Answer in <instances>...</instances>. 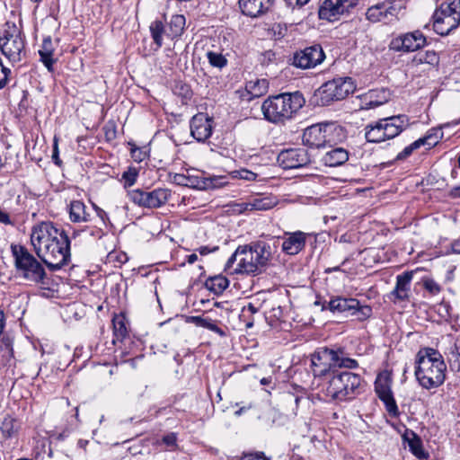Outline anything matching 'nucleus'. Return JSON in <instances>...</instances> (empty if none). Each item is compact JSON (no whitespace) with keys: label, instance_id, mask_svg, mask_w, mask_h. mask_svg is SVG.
Segmentation results:
<instances>
[{"label":"nucleus","instance_id":"nucleus-44","mask_svg":"<svg viewBox=\"0 0 460 460\" xmlns=\"http://www.w3.org/2000/svg\"><path fill=\"white\" fill-rule=\"evenodd\" d=\"M138 176V170L135 167H128L127 171L122 173V180L125 182V187H130L137 181Z\"/></svg>","mask_w":460,"mask_h":460},{"label":"nucleus","instance_id":"nucleus-56","mask_svg":"<svg viewBox=\"0 0 460 460\" xmlns=\"http://www.w3.org/2000/svg\"><path fill=\"white\" fill-rule=\"evenodd\" d=\"M242 460H269V459H267L264 456H257V455H248V456H244L242 458Z\"/></svg>","mask_w":460,"mask_h":460},{"label":"nucleus","instance_id":"nucleus-57","mask_svg":"<svg viewBox=\"0 0 460 460\" xmlns=\"http://www.w3.org/2000/svg\"><path fill=\"white\" fill-rule=\"evenodd\" d=\"M452 251L453 252L455 253H460V238L456 240L453 243H452Z\"/></svg>","mask_w":460,"mask_h":460},{"label":"nucleus","instance_id":"nucleus-35","mask_svg":"<svg viewBox=\"0 0 460 460\" xmlns=\"http://www.w3.org/2000/svg\"><path fill=\"white\" fill-rule=\"evenodd\" d=\"M0 429L5 438H13L18 432L19 423L12 416L6 415L2 420Z\"/></svg>","mask_w":460,"mask_h":460},{"label":"nucleus","instance_id":"nucleus-10","mask_svg":"<svg viewBox=\"0 0 460 460\" xmlns=\"http://www.w3.org/2000/svg\"><path fill=\"white\" fill-rule=\"evenodd\" d=\"M460 23V1L453 0L448 4H442L433 14V29L441 35L449 34Z\"/></svg>","mask_w":460,"mask_h":460},{"label":"nucleus","instance_id":"nucleus-11","mask_svg":"<svg viewBox=\"0 0 460 460\" xmlns=\"http://www.w3.org/2000/svg\"><path fill=\"white\" fill-rule=\"evenodd\" d=\"M0 49L2 54L13 63L19 62L22 59L24 41L15 24L6 23V28L0 37Z\"/></svg>","mask_w":460,"mask_h":460},{"label":"nucleus","instance_id":"nucleus-18","mask_svg":"<svg viewBox=\"0 0 460 460\" xmlns=\"http://www.w3.org/2000/svg\"><path fill=\"white\" fill-rule=\"evenodd\" d=\"M330 126L327 124H314L307 127L303 133L302 141L305 146L320 148L325 146L329 141L327 131Z\"/></svg>","mask_w":460,"mask_h":460},{"label":"nucleus","instance_id":"nucleus-53","mask_svg":"<svg viewBox=\"0 0 460 460\" xmlns=\"http://www.w3.org/2000/svg\"><path fill=\"white\" fill-rule=\"evenodd\" d=\"M0 223L4 225H12V220L8 213L0 209Z\"/></svg>","mask_w":460,"mask_h":460},{"label":"nucleus","instance_id":"nucleus-64","mask_svg":"<svg viewBox=\"0 0 460 460\" xmlns=\"http://www.w3.org/2000/svg\"><path fill=\"white\" fill-rule=\"evenodd\" d=\"M453 194H454L455 196H456V195H460V187L456 188V189L453 190Z\"/></svg>","mask_w":460,"mask_h":460},{"label":"nucleus","instance_id":"nucleus-60","mask_svg":"<svg viewBox=\"0 0 460 460\" xmlns=\"http://www.w3.org/2000/svg\"><path fill=\"white\" fill-rule=\"evenodd\" d=\"M198 260V256L196 253H192L187 256V261L190 264H193Z\"/></svg>","mask_w":460,"mask_h":460},{"label":"nucleus","instance_id":"nucleus-12","mask_svg":"<svg viewBox=\"0 0 460 460\" xmlns=\"http://www.w3.org/2000/svg\"><path fill=\"white\" fill-rule=\"evenodd\" d=\"M129 199L136 205L146 208H157L164 206L171 198L168 189L157 188L151 191L136 189L128 191Z\"/></svg>","mask_w":460,"mask_h":460},{"label":"nucleus","instance_id":"nucleus-6","mask_svg":"<svg viewBox=\"0 0 460 460\" xmlns=\"http://www.w3.org/2000/svg\"><path fill=\"white\" fill-rule=\"evenodd\" d=\"M312 368L315 376H323L327 374H335L337 367L349 369L357 368L358 362L350 358H346L341 351H335L323 348L312 356Z\"/></svg>","mask_w":460,"mask_h":460},{"label":"nucleus","instance_id":"nucleus-54","mask_svg":"<svg viewBox=\"0 0 460 460\" xmlns=\"http://www.w3.org/2000/svg\"><path fill=\"white\" fill-rule=\"evenodd\" d=\"M93 208L96 211L97 216L102 219V222H104L108 218L107 213L103 209L95 205L93 206Z\"/></svg>","mask_w":460,"mask_h":460},{"label":"nucleus","instance_id":"nucleus-27","mask_svg":"<svg viewBox=\"0 0 460 460\" xmlns=\"http://www.w3.org/2000/svg\"><path fill=\"white\" fill-rule=\"evenodd\" d=\"M356 305L357 299L355 298L336 296L329 301L327 308L333 313H344L349 315Z\"/></svg>","mask_w":460,"mask_h":460},{"label":"nucleus","instance_id":"nucleus-46","mask_svg":"<svg viewBox=\"0 0 460 460\" xmlns=\"http://www.w3.org/2000/svg\"><path fill=\"white\" fill-rule=\"evenodd\" d=\"M449 361L453 367L460 368V347L457 343L454 345L450 351Z\"/></svg>","mask_w":460,"mask_h":460},{"label":"nucleus","instance_id":"nucleus-42","mask_svg":"<svg viewBox=\"0 0 460 460\" xmlns=\"http://www.w3.org/2000/svg\"><path fill=\"white\" fill-rule=\"evenodd\" d=\"M151 35L153 37L154 41L156 43L158 47H161L163 44V31L164 25L162 22L155 21L152 22L150 26Z\"/></svg>","mask_w":460,"mask_h":460},{"label":"nucleus","instance_id":"nucleus-16","mask_svg":"<svg viewBox=\"0 0 460 460\" xmlns=\"http://www.w3.org/2000/svg\"><path fill=\"white\" fill-rule=\"evenodd\" d=\"M310 162L307 150L305 148H291L281 151L278 155V163L285 169H295L305 166Z\"/></svg>","mask_w":460,"mask_h":460},{"label":"nucleus","instance_id":"nucleus-7","mask_svg":"<svg viewBox=\"0 0 460 460\" xmlns=\"http://www.w3.org/2000/svg\"><path fill=\"white\" fill-rule=\"evenodd\" d=\"M409 125L406 115L392 116L382 119L375 124L366 127L365 137L368 142L380 143L398 136Z\"/></svg>","mask_w":460,"mask_h":460},{"label":"nucleus","instance_id":"nucleus-22","mask_svg":"<svg viewBox=\"0 0 460 460\" xmlns=\"http://www.w3.org/2000/svg\"><path fill=\"white\" fill-rule=\"evenodd\" d=\"M278 198L273 195H262L251 199L243 204L244 211L269 210L278 204Z\"/></svg>","mask_w":460,"mask_h":460},{"label":"nucleus","instance_id":"nucleus-39","mask_svg":"<svg viewBox=\"0 0 460 460\" xmlns=\"http://www.w3.org/2000/svg\"><path fill=\"white\" fill-rule=\"evenodd\" d=\"M206 57L208 60L209 65L213 67L222 69L227 66V59L226 56H224L220 52L208 50L206 53Z\"/></svg>","mask_w":460,"mask_h":460},{"label":"nucleus","instance_id":"nucleus-47","mask_svg":"<svg viewBox=\"0 0 460 460\" xmlns=\"http://www.w3.org/2000/svg\"><path fill=\"white\" fill-rule=\"evenodd\" d=\"M130 154L134 161L138 163L142 162L146 157V152L135 145H131Z\"/></svg>","mask_w":460,"mask_h":460},{"label":"nucleus","instance_id":"nucleus-36","mask_svg":"<svg viewBox=\"0 0 460 460\" xmlns=\"http://www.w3.org/2000/svg\"><path fill=\"white\" fill-rule=\"evenodd\" d=\"M416 65L428 64L431 66H437L439 62L438 54L433 50H427L425 52L418 53L413 60Z\"/></svg>","mask_w":460,"mask_h":460},{"label":"nucleus","instance_id":"nucleus-40","mask_svg":"<svg viewBox=\"0 0 460 460\" xmlns=\"http://www.w3.org/2000/svg\"><path fill=\"white\" fill-rule=\"evenodd\" d=\"M442 137L443 132L439 128L429 129L423 137H420L418 140H423V146H436Z\"/></svg>","mask_w":460,"mask_h":460},{"label":"nucleus","instance_id":"nucleus-58","mask_svg":"<svg viewBox=\"0 0 460 460\" xmlns=\"http://www.w3.org/2000/svg\"><path fill=\"white\" fill-rule=\"evenodd\" d=\"M252 407V403H248L246 406H243L238 411H236L235 415L240 416L243 411L250 410Z\"/></svg>","mask_w":460,"mask_h":460},{"label":"nucleus","instance_id":"nucleus-32","mask_svg":"<svg viewBox=\"0 0 460 460\" xmlns=\"http://www.w3.org/2000/svg\"><path fill=\"white\" fill-rule=\"evenodd\" d=\"M226 183V176L204 177L196 182L195 187L200 190L218 189Z\"/></svg>","mask_w":460,"mask_h":460},{"label":"nucleus","instance_id":"nucleus-13","mask_svg":"<svg viewBox=\"0 0 460 460\" xmlns=\"http://www.w3.org/2000/svg\"><path fill=\"white\" fill-rule=\"evenodd\" d=\"M392 380L387 375H379L375 382V391L378 398L384 402L385 410L391 417L400 414L392 389Z\"/></svg>","mask_w":460,"mask_h":460},{"label":"nucleus","instance_id":"nucleus-5","mask_svg":"<svg viewBox=\"0 0 460 460\" xmlns=\"http://www.w3.org/2000/svg\"><path fill=\"white\" fill-rule=\"evenodd\" d=\"M362 378L349 371L336 372L323 388L328 401L341 402L354 399L360 393Z\"/></svg>","mask_w":460,"mask_h":460},{"label":"nucleus","instance_id":"nucleus-34","mask_svg":"<svg viewBox=\"0 0 460 460\" xmlns=\"http://www.w3.org/2000/svg\"><path fill=\"white\" fill-rule=\"evenodd\" d=\"M190 321L199 327L206 328L209 331H212L219 334L220 336L225 335V332L217 326L216 321L212 320L209 317L192 316L190 318Z\"/></svg>","mask_w":460,"mask_h":460},{"label":"nucleus","instance_id":"nucleus-21","mask_svg":"<svg viewBox=\"0 0 460 460\" xmlns=\"http://www.w3.org/2000/svg\"><path fill=\"white\" fill-rule=\"evenodd\" d=\"M242 13L252 18L266 13L271 6V0H239Z\"/></svg>","mask_w":460,"mask_h":460},{"label":"nucleus","instance_id":"nucleus-17","mask_svg":"<svg viewBox=\"0 0 460 460\" xmlns=\"http://www.w3.org/2000/svg\"><path fill=\"white\" fill-rule=\"evenodd\" d=\"M353 0H325L319 9V18L332 22L354 7Z\"/></svg>","mask_w":460,"mask_h":460},{"label":"nucleus","instance_id":"nucleus-24","mask_svg":"<svg viewBox=\"0 0 460 460\" xmlns=\"http://www.w3.org/2000/svg\"><path fill=\"white\" fill-rule=\"evenodd\" d=\"M390 99V93L385 88L373 89L363 96L366 109H372L386 103Z\"/></svg>","mask_w":460,"mask_h":460},{"label":"nucleus","instance_id":"nucleus-61","mask_svg":"<svg viewBox=\"0 0 460 460\" xmlns=\"http://www.w3.org/2000/svg\"><path fill=\"white\" fill-rule=\"evenodd\" d=\"M289 1L291 2L292 0H289ZM308 1L309 0H296V3L297 5L302 6V5L305 4H307Z\"/></svg>","mask_w":460,"mask_h":460},{"label":"nucleus","instance_id":"nucleus-2","mask_svg":"<svg viewBox=\"0 0 460 460\" xmlns=\"http://www.w3.org/2000/svg\"><path fill=\"white\" fill-rule=\"evenodd\" d=\"M274 249L265 241L238 246L227 260L225 269L231 273L259 274L271 260Z\"/></svg>","mask_w":460,"mask_h":460},{"label":"nucleus","instance_id":"nucleus-62","mask_svg":"<svg viewBox=\"0 0 460 460\" xmlns=\"http://www.w3.org/2000/svg\"><path fill=\"white\" fill-rule=\"evenodd\" d=\"M338 270H340V267L339 266L334 267V268H328V269L325 270V272L331 273L332 271H338Z\"/></svg>","mask_w":460,"mask_h":460},{"label":"nucleus","instance_id":"nucleus-33","mask_svg":"<svg viewBox=\"0 0 460 460\" xmlns=\"http://www.w3.org/2000/svg\"><path fill=\"white\" fill-rule=\"evenodd\" d=\"M113 333L117 340L122 341L128 336V326L124 314H117L112 319Z\"/></svg>","mask_w":460,"mask_h":460},{"label":"nucleus","instance_id":"nucleus-1","mask_svg":"<svg viewBox=\"0 0 460 460\" xmlns=\"http://www.w3.org/2000/svg\"><path fill=\"white\" fill-rule=\"evenodd\" d=\"M31 243L39 258L52 270H59L70 260L69 237L52 223L42 222L33 226Z\"/></svg>","mask_w":460,"mask_h":460},{"label":"nucleus","instance_id":"nucleus-20","mask_svg":"<svg viewBox=\"0 0 460 460\" xmlns=\"http://www.w3.org/2000/svg\"><path fill=\"white\" fill-rule=\"evenodd\" d=\"M308 234L302 231L286 232L282 237V251L288 255L298 254L305 246Z\"/></svg>","mask_w":460,"mask_h":460},{"label":"nucleus","instance_id":"nucleus-19","mask_svg":"<svg viewBox=\"0 0 460 460\" xmlns=\"http://www.w3.org/2000/svg\"><path fill=\"white\" fill-rule=\"evenodd\" d=\"M212 119L206 113H198L190 119L191 136L199 142L207 140L212 134Z\"/></svg>","mask_w":460,"mask_h":460},{"label":"nucleus","instance_id":"nucleus-15","mask_svg":"<svg viewBox=\"0 0 460 460\" xmlns=\"http://www.w3.org/2000/svg\"><path fill=\"white\" fill-rule=\"evenodd\" d=\"M325 58L320 45L307 47L294 54L292 64L302 69H308L321 64Z\"/></svg>","mask_w":460,"mask_h":460},{"label":"nucleus","instance_id":"nucleus-55","mask_svg":"<svg viewBox=\"0 0 460 460\" xmlns=\"http://www.w3.org/2000/svg\"><path fill=\"white\" fill-rule=\"evenodd\" d=\"M217 249V247L210 249L208 246H201L198 249V251L200 255H207Z\"/></svg>","mask_w":460,"mask_h":460},{"label":"nucleus","instance_id":"nucleus-30","mask_svg":"<svg viewBox=\"0 0 460 460\" xmlns=\"http://www.w3.org/2000/svg\"><path fill=\"white\" fill-rule=\"evenodd\" d=\"M69 218L74 223H85L90 221L91 215L84 202L74 200L69 205Z\"/></svg>","mask_w":460,"mask_h":460},{"label":"nucleus","instance_id":"nucleus-31","mask_svg":"<svg viewBox=\"0 0 460 460\" xmlns=\"http://www.w3.org/2000/svg\"><path fill=\"white\" fill-rule=\"evenodd\" d=\"M55 50L54 44L50 37H47L43 40L42 45L39 50L40 60L49 71L52 69V66L55 62L53 58V53Z\"/></svg>","mask_w":460,"mask_h":460},{"label":"nucleus","instance_id":"nucleus-28","mask_svg":"<svg viewBox=\"0 0 460 460\" xmlns=\"http://www.w3.org/2000/svg\"><path fill=\"white\" fill-rule=\"evenodd\" d=\"M402 439L407 442L410 451L419 459H427L429 454L425 452L422 447L421 439L413 432L406 431Z\"/></svg>","mask_w":460,"mask_h":460},{"label":"nucleus","instance_id":"nucleus-45","mask_svg":"<svg viewBox=\"0 0 460 460\" xmlns=\"http://www.w3.org/2000/svg\"><path fill=\"white\" fill-rule=\"evenodd\" d=\"M424 288L432 296L440 293L441 287L432 279H426L423 280Z\"/></svg>","mask_w":460,"mask_h":460},{"label":"nucleus","instance_id":"nucleus-49","mask_svg":"<svg viewBox=\"0 0 460 460\" xmlns=\"http://www.w3.org/2000/svg\"><path fill=\"white\" fill-rule=\"evenodd\" d=\"M162 441L170 450H174L177 447V437L175 433L164 436Z\"/></svg>","mask_w":460,"mask_h":460},{"label":"nucleus","instance_id":"nucleus-4","mask_svg":"<svg viewBox=\"0 0 460 460\" xmlns=\"http://www.w3.org/2000/svg\"><path fill=\"white\" fill-rule=\"evenodd\" d=\"M305 103V100L299 92L283 93L265 99L261 111L269 122L284 124L293 119Z\"/></svg>","mask_w":460,"mask_h":460},{"label":"nucleus","instance_id":"nucleus-51","mask_svg":"<svg viewBox=\"0 0 460 460\" xmlns=\"http://www.w3.org/2000/svg\"><path fill=\"white\" fill-rule=\"evenodd\" d=\"M108 259L110 261H118L119 263H124L127 261L128 258L125 253L118 252H111L108 255Z\"/></svg>","mask_w":460,"mask_h":460},{"label":"nucleus","instance_id":"nucleus-9","mask_svg":"<svg viewBox=\"0 0 460 460\" xmlns=\"http://www.w3.org/2000/svg\"><path fill=\"white\" fill-rule=\"evenodd\" d=\"M355 88L352 78L339 77L323 84L315 92L314 97L317 104L327 106L333 102L345 99Z\"/></svg>","mask_w":460,"mask_h":460},{"label":"nucleus","instance_id":"nucleus-3","mask_svg":"<svg viewBox=\"0 0 460 460\" xmlns=\"http://www.w3.org/2000/svg\"><path fill=\"white\" fill-rule=\"evenodd\" d=\"M415 376L424 389L440 386L446 379L447 366L442 355L436 349L426 348L417 355Z\"/></svg>","mask_w":460,"mask_h":460},{"label":"nucleus","instance_id":"nucleus-29","mask_svg":"<svg viewBox=\"0 0 460 460\" xmlns=\"http://www.w3.org/2000/svg\"><path fill=\"white\" fill-rule=\"evenodd\" d=\"M269 82L267 79H254L250 80L245 84V91L247 93V100L251 101L254 98L262 96L268 92Z\"/></svg>","mask_w":460,"mask_h":460},{"label":"nucleus","instance_id":"nucleus-8","mask_svg":"<svg viewBox=\"0 0 460 460\" xmlns=\"http://www.w3.org/2000/svg\"><path fill=\"white\" fill-rule=\"evenodd\" d=\"M15 269L19 276L34 282H42L46 276L43 266L23 246H12Z\"/></svg>","mask_w":460,"mask_h":460},{"label":"nucleus","instance_id":"nucleus-48","mask_svg":"<svg viewBox=\"0 0 460 460\" xmlns=\"http://www.w3.org/2000/svg\"><path fill=\"white\" fill-rule=\"evenodd\" d=\"M234 173L235 176L239 179L245 180V181H255L257 178V174L252 171H249L247 169H241L238 171H235Z\"/></svg>","mask_w":460,"mask_h":460},{"label":"nucleus","instance_id":"nucleus-41","mask_svg":"<svg viewBox=\"0 0 460 460\" xmlns=\"http://www.w3.org/2000/svg\"><path fill=\"white\" fill-rule=\"evenodd\" d=\"M355 309L351 310L349 316H354L358 321H365L372 315V308L369 305H361L357 300Z\"/></svg>","mask_w":460,"mask_h":460},{"label":"nucleus","instance_id":"nucleus-63","mask_svg":"<svg viewBox=\"0 0 460 460\" xmlns=\"http://www.w3.org/2000/svg\"><path fill=\"white\" fill-rule=\"evenodd\" d=\"M270 381H271L270 378L263 377L262 379H261V385H268V384L270 383Z\"/></svg>","mask_w":460,"mask_h":460},{"label":"nucleus","instance_id":"nucleus-38","mask_svg":"<svg viewBox=\"0 0 460 460\" xmlns=\"http://www.w3.org/2000/svg\"><path fill=\"white\" fill-rule=\"evenodd\" d=\"M185 27V17L181 14L172 15L169 22V31L172 37L180 36Z\"/></svg>","mask_w":460,"mask_h":460},{"label":"nucleus","instance_id":"nucleus-14","mask_svg":"<svg viewBox=\"0 0 460 460\" xmlns=\"http://www.w3.org/2000/svg\"><path fill=\"white\" fill-rule=\"evenodd\" d=\"M425 44L426 38L423 33L415 31L394 38L389 44V48L398 52H410L421 49Z\"/></svg>","mask_w":460,"mask_h":460},{"label":"nucleus","instance_id":"nucleus-23","mask_svg":"<svg viewBox=\"0 0 460 460\" xmlns=\"http://www.w3.org/2000/svg\"><path fill=\"white\" fill-rule=\"evenodd\" d=\"M394 9L386 8L385 4H376L367 10L366 17L371 22H389L394 16Z\"/></svg>","mask_w":460,"mask_h":460},{"label":"nucleus","instance_id":"nucleus-26","mask_svg":"<svg viewBox=\"0 0 460 460\" xmlns=\"http://www.w3.org/2000/svg\"><path fill=\"white\" fill-rule=\"evenodd\" d=\"M349 159V152L342 147H335L327 151L322 157V162L330 167L343 164Z\"/></svg>","mask_w":460,"mask_h":460},{"label":"nucleus","instance_id":"nucleus-43","mask_svg":"<svg viewBox=\"0 0 460 460\" xmlns=\"http://www.w3.org/2000/svg\"><path fill=\"white\" fill-rule=\"evenodd\" d=\"M422 146H423V140H418L417 139L416 141H414L411 145H409L406 147H404L403 150L397 155L396 159L397 160H404V159H406L407 157H409L413 153V151L419 149Z\"/></svg>","mask_w":460,"mask_h":460},{"label":"nucleus","instance_id":"nucleus-52","mask_svg":"<svg viewBox=\"0 0 460 460\" xmlns=\"http://www.w3.org/2000/svg\"><path fill=\"white\" fill-rule=\"evenodd\" d=\"M174 180L179 183V184H181V185H186L188 186L190 183V184H194V181L190 179V178H186L184 175L182 174H176L174 176Z\"/></svg>","mask_w":460,"mask_h":460},{"label":"nucleus","instance_id":"nucleus-50","mask_svg":"<svg viewBox=\"0 0 460 460\" xmlns=\"http://www.w3.org/2000/svg\"><path fill=\"white\" fill-rule=\"evenodd\" d=\"M57 137H54L53 150H52V160L55 164L61 166L62 161L59 158L58 142Z\"/></svg>","mask_w":460,"mask_h":460},{"label":"nucleus","instance_id":"nucleus-25","mask_svg":"<svg viewBox=\"0 0 460 460\" xmlns=\"http://www.w3.org/2000/svg\"><path fill=\"white\" fill-rule=\"evenodd\" d=\"M413 278L412 271H406L396 277V285L392 295L399 300H406L409 297L410 284Z\"/></svg>","mask_w":460,"mask_h":460},{"label":"nucleus","instance_id":"nucleus-59","mask_svg":"<svg viewBox=\"0 0 460 460\" xmlns=\"http://www.w3.org/2000/svg\"><path fill=\"white\" fill-rule=\"evenodd\" d=\"M243 310H244V311H247V312H250L251 314H255V313H257V311H258V310H257V308H256L252 304H251V303H250V304H248V305H247V306H245V307L243 308Z\"/></svg>","mask_w":460,"mask_h":460},{"label":"nucleus","instance_id":"nucleus-37","mask_svg":"<svg viewBox=\"0 0 460 460\" xmlns=\"http://www.w3.org/2000/svg\"><path fill=\"white\" fill-rule=\"evenodd\" d=\"M229 285V281L223 276H215L207 280V288L215 294H221Z\"/></svg>","mask_w":460,"mask_h":460}]
</instances>
